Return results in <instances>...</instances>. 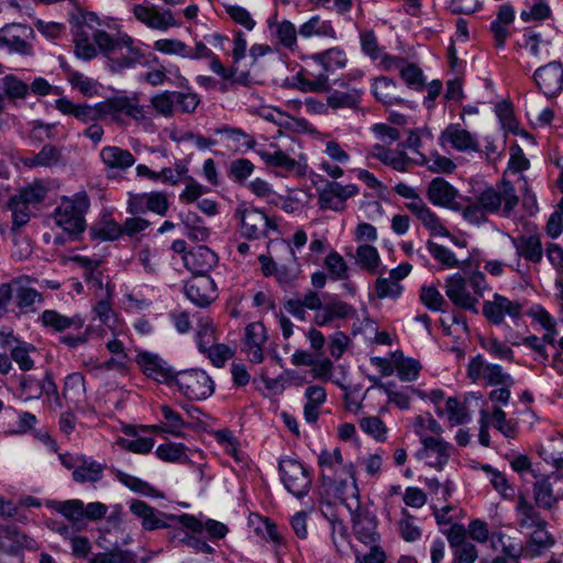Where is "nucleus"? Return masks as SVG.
I'll list each match as a JSON object with an SVG mask.
<instances>
[{"label": "nucleus", "mask_w": 563, "mask_h": 563, "mask_svg": "<svg viewBox=\"0 0 563 563\" xmlns=\"http://www.w3.org/2000/svg\"><path fill=\"white\" fill-rule=\"evenodd\" d=\"M74 117L84 122L107 119L121 122L123 117H129L140 131L153 134L157 130L152 112L140 103L136 92H119L93 106L78 103Z\"/></svg>", "instance_id": "1"}, {"label": "nucleus", "mask_w": 563, "mask_h": 563, "mask_svg": "<svg viewBox=\"0 0 563 563\" xmlns=\"http://www.w3.org/2000/svg\"><path fill=\"white\" fill-rule=\"evenodd\" d=\"M95 41L107 59V67L112 71L119 73L135 68L137 65H145L144 53L141 49L142 43L128 34L112 37L104 31H98L95 34Z\"/></svg>", "instance_id": "2"}, {"label": "nucleus", "mask_w": 563, "mask_h": 563, "mask_svg": "<svg viewBox=\"0 0 563 563\" xmlns=\"http://www.w3.org/2000/svg\"><path fill=\"white\" fill-rule=\"evenodd\" d=\"M488 288L485 274L473 272L468 277L460 273L453 274L445 279V295L457 308L477 313L479 298Z\"/></svg>", "instance_id": "3"}, {"label": "nucleus", "mask_w": 563, "mask_h": 563, "mask_svg": "<svg viewBox=\"0 0 563 563\" xmlns=\"http://www.w3.org/2000/svg\"><path fill=\"white\" fill-rule=\"evenodd\" d=\"M89 207V197L84 191L77 192L71 198L63 197L53 212L55 225L71 239H76L87 227L85 214Z\"/></svg>", "instance_id": "4"}, {"label": "nucleus", "mask_w": 563, "mask_h": 563, "mask_svg": "<svg viewBox=\"0 0 563 563\" xmlns=\"http://www.w3.org/2000/svg\"><path fill=\"white\" fill-rule=\"evenodd\" d=\"M318 466L324 486H336L341 490L346 486L347 479H351L353 490L357 492L354 465L351 462L344 463L339 448L332 451L322 450L318 455Z\"/></svg>", "instance_id": "5"}, {"label": "nucleus", "mask_w": 563, "mask_h": 563, "mask_svg": "<svg viewBox=\"0 0 563 563\" xmlns=\"http://www.w3.org/2000/svg\"><path fill=\"white\" fill-rule=\"evenodd\" d=\"M475 199L487 214L499 213L508 218L519 202L516 188L510 180L501 179L496 187L488 186Z\"/></svg>", "instance_id": "6"}, {"label": "nucleus", "mask_w": 563, "mask_h": 563, "mask_svg": "<svg viewBox=\"0 0 563 563\" xmlns=\"http://www.w3.org/2000/svg\"><path fill=\"white\" fill-rule=\"evenodd\" d=\"M240 220L241 234L249 240L266 238L269 231H277V223L263 210L242 203L235 210Z\"/></svg>", "instance_id": "7"}, {"label": "nucleus", "mask_w": 563, "mask_h": 563, "mask_svg": "<svg viewBox=\"0 0 563 563\" xmlns=\"http://www.w3.org/2000/svg\"><path fill=\"white\" fill-rule=\"evenodd\" d=\"M174 386L180 394L190 400H203L214 391L211 377L202 369H188L177 372Z\"/></svg>", "instance_id": "8"}, {"label": "nucleus", "mask_w": 563, "mask_h": 563, "mask_svg": "<svg viewBox=\"0 0 563 563\" xmlns=\"http://www.w3.org/2000/svg\"><path fill=\"white\" fill-rule=\"evenodd\" d=\"M278 470L285 488L295 497L306 496L312 484V477L307 467L299 461L290 457L279 460Z\"/></svg>", "instance_id": "9"}, {"label": "nucleus", "mask_w": 563, "mask_h": 563, "mask_svg": "<svg viewBox=\"0 0 563 563\" xmlns=\"http://www.w3.org/2000/svg\"><path fill=\"white\" fill-rule=\"evenodd\" d=\"M43 395L58 400L57 387L52 374L42 369L36 374H23L19 379L18 398L22 401L40 399Z\"/></svg>", "instance_id": "10"}, {"label": "nucleus", "mask_w": 563, "mask_h": 563, "mask_svg": "<svg viewBox=\"0 0 563 563\" xmlns=\"http://www.w3.org/2000/svg\"><path fill=\"white\" fill-rule=\"evenodd\" d=\"M352 496L355 499L351 503L344 501V506L351 515L352 527L356 538L364 544L377 543L379 534L377 533L375 516H373L367 509L361 507L358 490L356 493L353 490Z\"/></svg>", "instance_id": "11"}, {"label": "nucleus", "mask_w": 563, "mask_h": 563, "mask_svg": "<svg viewBox=\"0 0 563 563\" xmlns=\"http://www.w3.org/2000/svg\"><path fill=\"white\" fill-rule=\"evenodd\" d=\"M34 38V30L27 24L11 23L1 27V49L7 48L12 54L33 55Z\"/></svg>", "instance_id": "12"}, {"label": "nucleus", "mask_w": 563, "mask_h": 563, "mask_svg": "<svg viewBox=\"0 0 563 563\" xmlns=\"http://www.w3.org/2000/svg\"><path fill=\"white\" fill-rule=\"evenodd\" d=\"M262 117L278 128L276 137L295 139L300 135H313L316 133L306 120L292 118L275 108L264 109Z\"/></svg>", "instance_id": "13"}, {"label": "nucleus", "mask_w": 563, "mask_h": 563, "mask_svg": "<svg viewBox=\"0 0 563 563\" xmlns=\"http://www.w3.org/2000/svg\"><path fill=\"white\" fill-rule=\"evenodd\" d=\"M132 13L136 21L154 31L167 32L179 26V22L169 9H162L154 4H135L132 7Z\"/></svg>", "instance_id": "14"}, {"label": "nucleus", "mask_w": 563, "mask_h": 563, "mask_svg": "<svg viewBox=\"0 0 563 563\" xmlns=\"http://www.w3.org/2000/svg\"><path fill=\"white\" fill-rule=\"evenodd\" d=\"M0 343L10 347L11 358L21 371L37 369L35 364L41 355L33 344L14 338L12 331L7 329L0 330Z\"/></svg>", "instance_id": "15"}, {"label": "nucleus", "mask_w": 563, "mask_h": 563, "mask_svg": "<svg viewBox=\"0 0 563 563\" xmlns=\"http://www.w3.org/2000/svg\"><path fill=\"white\" fill-rule=\"evenodd\" d=\"M523 306L518 300H510L509 298L494 294L492 300H486L483 303L482 312L484 317L495 325L504 323L505 317L508 316L512 320H518L522 316Z\"/></svg>", "instance_id": "16"}, {"label": "nucleus", "mask_w": 563, "mask_h": 563, "mask_svg": "<svg viewBox=\"0 0 563 563\" xmlns=\"http://www.w3.org/2000/svg\"><path fill=\"white\" fill-rule=\"evenodd\" d=\"M323 188H318V203L321 209L341 212L345 209V201L358 194L356 185H342L336 181L324 180Z\"/></svg>", "instance_id": "17"}, {"label": "nucleus", "mask_w": 563, "mask_h": 563, "mask_svg": "<svg viewBox=\"0 0 563 563\" xmlns=\"http://www.w3.org/2000/svg\"><path fill=\"white\" fill-rule=\"evenodd\" d=\"M452 551L451 563H475L478 558V551L472 542L466 539V529L461 523H452L444 531Z\"/></svg>", "instance_id": "18"}, {"label": "nucleus", "mask_w": 563, "mask_h": 563, "mask_svg": "<svg viewBox=\"0 0 563 563\" xmlns=\"http://www.w3.org/2000/svg\"><path fill=\"white\" fill-rule=\"evenodd\" d=\"M136 363L147 377L161 384H166L170 387L174 386L177 372L159 355L147 351L140 352L136 355Z\"/></svg>", "instance_id": "19"}, {"label": "nucleus", "mask_w": 563, "mask_h": 563, "mask_svg": "<svg viewBox=\"0 0 563 563\" xmlns=\"http://www.w3.org/2000/svg\"><path fill=\"white\" fill-rule=\"evenodd\" d=\"M426 196L433 206L453 211L462 210V203L455 201L459 190L442 177H435L428 184Z\"/></svg>", "instance_id": "20"}, {"label": "nucleus", "mask_w": 563, "mask_h": 563, "mask_svg": "<svg viewBox=\"0 0 563 563\" xmlns=\"http://www.w3.org/2000/svg\"><path fill=\"white\" fill-rule=\"evenodd\" d=\"M422 449L418 451L417 455L421 460H427V463L441 470L451 456L452 445L439 437H421Z\"/></svg>", "instance_id": "21"}, {"label": "nucleus", "mask_w": 563, "mask_h": 563, "mask_svg": "<svg viewBox=\"0 0 563 563\" xmlns=\"http://www.w3.org/2000/svg\"><path fill=\"white\" fill-rule=\"evenodd\" d=\"M186 297L197 307H208L217 298V287L209 275L196 276L185 286Z\"/></svg>", "instance_id": "22"}, {"label": "nucleus", "mask_w": 563, "mask_h": 563, "mask_svg": "<svg viewBox=\"0 0 563 563\" xmlns=\"http://www.w3.org/2000/svg\"><path fill=\"white\" fill-rule=\"evenodd\" d=\"M267 341V331L262 322H252L244 329L243 351L252 363H262L263 347Z\"/></svg>", "instance_id": "23"}, {"label": "nucleus", "mask_w": 563, "mask_h": 563, "mask_svg": "<svg viewBox=\"0 0 563 563\" xmlns=\"http://www.w3.org/2000/svg\"><path fill=\"white\" fill-rule=\"evenodd\" d=\"M256 152L268 167L295 175H301L305 172V165L300 161L288 156L276 144H271L268 148H257Z\"/></svg>", "instance_id": "24"}, {"label": "nucleus", "mask_w": 563, "mask_h": 563, "mask_svg": "<svg viewBox=\"0 0 563 563\" xmlns=\"http://www.w3.org/2000/svg\"><path fill=\"white\" fill-rule=\"evenodd\" d=\"M534 80L547 97L556 96L563 89V67L558 62H551L539 67L534 73Z\"/></svg>", "instance_id": "25"}, {"label": "nucleus", "mask_w": 563, "mask_h": 563, "mask_svg": "<svg viewBox=\"0 0 563 563\" xmlns=\"http://www.w3.org/2000/svg\"><path fill=\"white\" fill-rule=\"evenodd\" d=\"M185 266L197 274V276L208 275V273L217 265V254L206 245L192 247L184 255Z\"/></svg>", "instance_id": "26"}, {"label": "nucleus", "mask_w": 563, "mask_h": 563, "mask_svg": "<svg viewBox=\"0 0 563 563\" xmlns=\"http://www.w3.org/2000/svg\"><path fill=\"white\" fill-rule=\"evenodd\" d=\"M172 519H176L181 526L195 533H201L206 531L211 540L223 539L229 532L228 527L214 519H207L202 522L198 518L189 514H183L179 516H169Z\"/></svg>", "instance_id": "27"}, {"label": "nucleus", "mask_w": 563, "mask_h": 563, "mask_svg": "<svg viewBox=\"0 0 563 563\" xmlns=\"http://www.w3.org/2000/svg\"><path fill=\"white\" fill-rule=\"evenodd\" d=\"M9 284L12 285L16 307L22 313L35 312L43 303V296L27 285V279L14 278Z\"/></svg>", "instance_id": "28"}, {"label": "nucleus", "mask_w": 563, "mask_h": 563, "mask_svg": "<svg viewBox=\"0 0 563 563\" xmlns=\"http://www.w3.org/2000/svg\"><path fill=\"white\" fill-rule=\"evenodd\" d=\"M322 300L320 295L314 290H307L301 296L289 298L284 302V309L294 318L300 321L307 320V310H320Z\"/></svg>", "instance_id": "29"}, {"label": "nucleus", "mask_w": 563, "mask_h": 563, "mask_svg": "<svg viewBox=\"0 0 563 563\" xmlns=\"http://www.w3.org/2000/svg\"><path fill=\"white\" fill-rule=\"evenodd\" d=\"M495 115L498 120L500 130L504 132V136H519L522 139H532L521 126L515 117L514 108L508 101H500L495 104Z\"/></svg>", "instance_id": "30"}, {"label": "nucleus", "mask_w": 563, "mask_h": 563, "mask_svg": "<svg viewBox=\"0 0 563 563\" xmlns=\"http://www.w3.org/2000/svg\"><path fill=\"white\" fill-rule=\"evenodd\" d=\"M272 37L284 48L294 52L298 48V29L289 20H268Z\"/></svg>", "instance_id": "31"}, {"label": "nucleus", "mask_w": 563, "mask_h": 563, "mask_svg": "<svg viewBox=\"0 0 563 563\" xmlns=\"http://www.w3.org/2000/svg\"><path fill=\"white\" fill-rule=\"evenodd\" d=\"M422 224V227L433 236L449 238L450 231L446 229L443 220L422 201L410 211Z\"/></svg>", "instance_id": "32"}, {"label": "nucleus", "mask_w": 563, "mask_h": 563, "mask_svg": "<svg viewBox=\"0 0 563 563\" xmlns=\"http://www.w3.org/2000/svg\"><path fill=\"white\" fill-rule=\"evenodd\" d=\"M299 35L303 38H330L338 40L336 31L330 20L322 19L319 14L310 16L298 29Z\"/></svg>", "instance_id": "33"}, {"label": "nucleus", "mask_w": 563, "mask_h": 563, "mask_svg": "<svg viewBox=\"0 0 563 563\" xmlns=\"http://www.w3.org/2000/svg\"><path fill=\"white\" fill-rule=\"evenodd\" d=\"M185 59H208L209 69L212 73L219 75L223 79H229L231 77L230 73L225 69L220 58L202 42H197L194 47L187 45Z\"/></svg>", "instance_id": "34"}, {"label": "nucleus", "mask_w": 563, "mask_h": 563, "mask_svg": "<svg viewBox=\"0 0 563 563\" xmlns=\"http://www.w3.org/2000/svg\"><path fill=\"white\" fill-rule=\"evenodd\" d=\"M130 511L141 520L142 527L145 530H155L167 527V523L162 519V517H165L166 515L142 500L131 501Z\"/></svg>", "instance_id": "35"}, {"label": "nucleus", "mask_w": 563, "mask_h": 563, "mask_svg": "<svg viewBox=\"0 0 563 563\" xmlns=\"http://www.w3.org/2000/svg\"><path fill=\"white\" fill-rule=\"evenodd\" d=\"M40 320L45 328L56 332H63L67 329L79 330L82 328L85 322L84 319L78 314L67 317L56 310L51 309L44 310L40 317Z\"/></svg>", "instance_id": "36"}, {"label": "nucleus", "mask_w": 563, "mask_h": 563, "mask_svg": "<svg viewBox=\"0 0 563 563\" xmlns=\"http://www.w3.org/2000/svg\"><path fill=\"white\" fill-rule=\"evenodd\" d=\"M511 243L519 257H523L525 260L532 263L541 262L543 257V250L540 238L538 235L522 234L517 238H511Z\"/></svg>", "instance_id": "37"}, {"label": "nucleus", "mask_w": 563, "mask_h": 563, "mask_svg": "<svg viewBox=\"0 0 563 563\" xmlns=\"http://www.w3.org/2000/svg\"><path fill=\"white\" fill-rule=\"evenodd\" d=\"M490 547L509 558H521L525 552L523 543L516 537H511L503 530H494L490 534Z\"/></svg>", "instance_id": "38"}, {"label": "nucleus", "mask_w": 563, "mask_h": 563, "mask_svg": "<svg viewBox=\"0 0 563 563\" xmlns=\"http://www.w3.org/2000/svg\"><path fill=\"white\" fill-rule=\"evenodd\" d=\"M104 470V464L85 455L76 471H73V479L79 484H96L102 479Z\"/></svg>", "instance_id": "39"}, {"label": "nucleus", "mask_w": 563, "mask_h": 563, "mask_svg": "<svg viewBox=\"0 0 563 563\" xmlns=\"http://www.w3.org/2000/svg\"><path fill=\"white\" fill-rule=\"evenodd\" d=\"M515 512L516 521L520 529H532L547 525L534 506L523 496L518 497Z\"/></svg>", "instance_id": "40"}, {"label": "nucleus", "mask_w": 563, "mask_h": 563, "mask_svg": "<svg viewBox=\"0 0 563 563\" xmlns=\"http://www.w3.org/2000/svg\"><path fill=\"white\" fill-rule=\"evenodd\" d=\"M533 498L539 508L552 510L556 508L559 500L562 499V493H554L549 478L540 477L533 484Z\"/></svg>", "instance_id": "41"}, {"label": "nucleus", "mask_w": 563, "mask_h": 563, "mask_svg": "<svg viewBox=\"0 0 563 563\" xmlns=\"http://www.w3.org/2000/svg\"><path fill=\"white\" fill-rule=\"evenodd\" d=\"M305 397L307 402L303 407V417L306 422L316 423L319 418V407L327 400V391L323 387L312 385L306 388Z\"/></svg>", "instance_id": "42"}, {"label": "nucleus", "mask_w": 563, "mask_h": 563, "mask_svg": "<svg viewBox=\"0 0 563 563\" xmlns=\"http://www.w3.org/2000/svg\"><path fill=\"white\" fill-rule=\"evenodd\" d=\"M547 525L532 528L533 531L530 536L529 541L523 544V555L529 558H536L543 553L544 550L551 548L554 543L551 534L545 529Z\"/></svg>", "instance_id": "43"}, {"label": "nucleus", "mask_w": 563, "mask_h": 563, "mask_svg": "<svg viewBox=\"0 0 563 563\" xmlns=\"http://www.w3.org/2000/svg\"><path fill=\"white\" fill-rule=\"evenodd\" d=\"M311 59L322 67L325 71H334L344 68L347 63V57L343 48L335 46L324 52L316 53Z\"/></svg>", "instance_id": "44"}, {"label": "nucleus", "mask_w": 563, "mask_h": 563, "mask_svg": "<svg viewBox=\"0 0 563 563\" xmlns=\"http://www.w3.org/2000/svg\"><path fill=\"white\" fill-rule=\"evenodd\" d=\"M48 507L73 522L75 527H79L84 522L85 509L84 501L80 499L52 500Z\"/></svg>", "instance_id": "45"}, {"label": "nucleus", "mask_w": 563, "mask_h": 563, "mask_svg": "<svg viewBox=\"0 0 563 563\" xmlns=\"http://www.w3.org/2000/svg\"><path fill=\"white\" fill-rule=\"evenodd\" d=\"M67 81L73 89L79 91L87 98L99 97L102 95V85L82 73L69 70Z\"/></svg>", "instance_id": "46"}, {"label": "nucleus", "mask_w": 563, "mask_h": 563, "mask_svg": "<svg viewBox=\"0 0 563 563\" xmlns=\"http://www.w3.org/2000/svg\"><path fill=\"white\" fill-rule=\"evenodd\" d=\"M397 84L388 77H378L373 80L372 92L375 98L385 104H398L405 102L396 95Z\"/></svg>", "instance_id": "47"}, {"label": "nucleus", "mask_w": 563, "mask_h": 563, "mask_svg": "<svg viewBox=\"0 0 563 563\" xmlns=\"http://www.w3.org/2000/svg\"><path fill=\"white\" fill-rule=\"evenodd\" d=\"M373 155L396 170H405L410 161L402 150H390L383 144L374 146Z\"/></svg>", "instance_id": "48"}, {"label": "nucleus", "mask_w": 563, "mask_h": 563, "mask_svg": "<svg viewBox=\"0 0 563 563\" xmlns=\"http://www.w3.org/2000/svg\"><path fill=\"white\" fill-rule=\"evenodd\" d=\"M540 457L555 470L563 468V435L552 438L538 450Z\"/></svg>", "instance_id": "49"}, {"label": "nucleus", "mask_w": 563, "mask_h": 563, "mask_svg": "<svg viewBox=\"0 0 563 563\" xmlns=\"http://www.w3.org/2000/svg\"><path fill=\"white\" fill-rule=\"evenodd\" d=\"M100 156L103 163L110 168H120L124 169L134 164L133 155L125 150H122L118 146H107L104 147Z\"/></svg>", "instance_id": "50"}, {"label": "nucleus", "mask_w": 563, "mask_h": 563, "mask_svg": "<svg viewBox=\"0 0 563 563\" xmlns=\"http://www.w3.org/2000/svg\"><path fill=\"white\" fill-rule=\"evenodd\" d=\"M167 73L173 75L177 79L179 86L187 84V79L180 74L177 66L173 65L166 70L154 68L145 73H141L137 76L140 82H147L152 86H161L167 80Z\"/></svg>", "instance_id": "51"}, {"label": "nucleus", "mask_w": 563, "mask_h": 563, "mask_svg": "<svg viewBox=\"0 0 563 563\" xmlns=\"http://www.w3.org/2000/svg\"><path fill=\"white\" fill-rule=\"evenodd\" d=\"M115 477L121 484L134 493L147 497H163V495L155 487L139 477L126 474L120 470L115 471Z\"/></svg>", "instance_id": "52"}, {"label": "nucleus", "mask_w": 563, "mask_h": 563, "mask_svg": "<svg viewBox=\"0 0 563 563\" xmlns=\"http://www.w3.org/2000/svg\"><path fill=\"white\" fill-rule=\"evenodd\" d=\"M98 31L93 32L91 37L86 33H78L75 37V55L84 60H90L95 58L100 52V47L95 41V34Z\"/></svg>", "instance_id": "53"}, {"label": "nucleus", "mask_w": 563, "mask_h": 563, "mask_svg": "<svg viewBox=\"0 0 563 563\" xmlns=\"http://www.w3.org/2000/svg\"><path fill=\"white\" fill-rule=\"evenodd\" d=\"M176 91H162L159 93L154 95L151 100V107L153 110L165 118H170L174 114L176 109Z\"/></svg>", "instance_id": "54"}, {"label": "nucleus", "mask_w": 563, "mask_h": 563, "mask_svg": "<svg viewBox=\"0 0 563 563\" xmlns=\"http://www.w3.org/2000/svg\"><path fill=\"white\" fill-rule=\"evenodd\" d=\"M355 262L362 269L375 273L379 266L380 257L376 247L363 244L356 249Z\"/></svg>", "instance_id": "55"}, {"label": "nucleus", "mask_w": 563, "mask_h": 563, "mask_svg": "<svg viewBox=\"0 0 563 563\" xmlns=\"http://www.w3.org/2000/svg\"><path fill=\"white\" fill-rule=\"evenodd\" d=\"M153 49L163 55L184 58L187 53V44L176 37H163L153 42Z\"/></svg>", "instance_id": "56"}, {"label": "nucleus", "mask_w": 563, "mask_h": 563, "mask_svg": "<svg viewBox=\"0 0 563 563\" xmlns=\"http://www.w3.org/2000/svg\"><path fill=\"white\" fill-rule=\"evenodd\" d=\"M427 250L432 255V257L439 262L445 268H456L460 267V262L456 258L455 254L441 244L433 242L432 240H428L426 243Z\"/></svg>", "instance_id": "57"}, {"label": "nucleus", "mask_w": 563, "mask_h": 563, "mask_svg": "<svg viewBox=\"0 0 563 563\" xmlns=\"http://www.w3.org/2000/svg\"><path fill=\"white\" fill-rule=\"evenodd\" d=\"M156 456L164 462H186V446L183 443L167 442L159 444L155 451Z\"/></svg>", "instance_id": "58"}, {"label": "nucleus", "mask_w": 563, "mask_h": 563, "mask_svg": "<svg viewBox=\"0 0 563 563\" xmlns=\"http://www.w3.org/2000/svg\"><path fill=\"white\" fill-rule=\"evenodd\" d=\"M217 341L216 329L211 320L200 319L196 333V342L201 353H207V349L214 345Z\"/></svg>", "instance_id": "59"}, {"label": "nucleus", "mask_w": 563, "mask_h": 563, "mask_svg": "<svg viewBox=\"0 0 563 563\" xmlns=\"http://www.w3.org/2000/svg\"><path fill=\"white\" fill-rule=\"evenodd\" d=\"M333 280H344L349 278V268L344 258L335 251L330 252L323 263Z\"/></svg>", "instance_id": "60"}, {"label": "nucleus", "mask_w": 563, "mask_h": 563, "mask_svg": "<svg viewBox=\"0 0 563 563\" xmlns=\"http://www.w3.org/2000/svg\"><path fill=\"white\" fill-rule=\"evenodd\" d=\"M60 159L59 151L52 144H46L36 155L24 158L27 166H51Z\"/></svg>", "instance_id": "61"}, {"label": "nucleus", "mask_w": 563, "mask_h": 563, "mask_svg": "<svg viewBox=\"0 0 563 563\" xmlns=\"http://www.w3.org/2000/svg\"><path fill=\"white\" fill-rule=\"evenodd\" d=\"M360 98L361 91L355 88L342 91L336 90L329 96L328 102L334 109L353 108L360 102Z\"/></svg>", "instance_id": "62"}, {"label": "nucleus", "mask_w": 563, "mask_h": 563, "mask_svg": "<svg viewBox=\"0 0 563 563\" xmlns=\"http://www.w3.org/2000/svg\"><path fill=\"white\" fill-rule=\"evenodd\" d=\"M402 80L407 84V86L413 90H422L426 84V78L423 76L422 69L415 65L404 63L402 67L399 70Z\"/></svg>", "instance_id": "63"}, {"label": "nucleus", "mask_w": 563, "mask_h": 563, "mask_svg": "<svg viewBox=\"0 0 563 563\" xmlns=\"http://www.w3.org/2000/svg\"><path fill=\"white\" fill-rule=\"evenodd\" d=\"M224 10L235 24L241 25L246 31H252L256 26V21L246 8L239 4H225Z\"/></svg>", "instance_id": "64"}]
</instances>
